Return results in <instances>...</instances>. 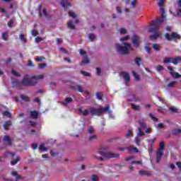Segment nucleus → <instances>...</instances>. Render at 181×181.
<instances>
[{
	"instance_id": "1",
	"label": "nucleus",
	"mask_w": 181,
	"mask_h": 181,
	"mask_svg": "<svg viewBox=\"0 0 181 181\" xmlns=\"http://www.w3.org/2000/svg\"><path fill=\"white\" fill-rule=\"evenodd\" d=\"M43 75H38L34 76H30L29 75H25L21 81L22 86L24 87H35L37 84V80L43 78Z\"/></svg>"
},
{
	"instance_id": "2",
	"label": "nucleus",
	"mask_w": 181,
	"mask_h": 181,
	"mask_svg": "<svg viewBox=\"0 0 181 181\" xmlns=\"http://www.w3.org/2000/svg\"><path fill=\"white\" fill-rule=\"evenodd\" d=\"M139 127L137 128V131L139 132H137V136L134 138V141L136 145H138V146H140L141 144L139 143L141 142V140H139V138H138V136H144L145 135V132H144V131H145V129L147 128L146 124L145 123V119H140L139 120Z\"/></svg>"
},
{
	"instance_id": "3",
	"label": "nucleus",
	"mask_w": 181,
	"mask_h": 181,
	"mask_svg": "<svg viewBox=\"0 0 181 181\" xmlns=\"http://www.w3.org/2000/svg\"><path fill=\"white\" fill-rule=\"evenodd\" d=\"M162 25H160L158 22H153L151 25L150 29L148 32L151 33H153V35H150L151 40H156V39H158L159 36H160V33L158 32L159 30V28H160Z\"/></svg>"
},
{
	"instance_id": "4",
	"label": "nucleus",
	"mask_w": 181,
	"mask_h": 181,
	"mask_svg": "<svg viewBox=\"0 0 181 181\" xmlns=\"http://www.w3.org/2000/svg\"><path fill=\"white\" fill-rule=\"evenodd\" d=\"M122 45H124V47L121 46L119 44L115 45L117 52L123 55L129 54V52L132 49L131 44L128 42H123Z\"/></svg>"
},
{
	"instance_id": "5",
	"label": "nucleus",
	"mask_w": 181,
	"mask_h": 181,
	"mask_svg": "<svg viewBox=\"0 0 181 181\" xmlns=\"http://www.w3.org/2000/svg\"><path fill=\"white\" fill-rule=\"evenodd\" d=\"M103 112H108V114H111V110H110V106H107L105 107H101L98 110H95L94 107L86 109L83 112V114H103Z\"/></svg>"
},
{
	"instance_id": "6",
	"label": "nucleus",
	"mask_w": 181,
	"mask_h": 181,
	"mask_svg": "<svg viewBox=\"0 0 181 181\" xmlns=\"http://www.w3.org/2000/svg\"><path fill=\"white\" fill-rule=\"evenodd\" d=\"M165 40H168V42H170V40H173L174 42H177V40H180L181 37H180V35L177 34V33L173 32L171 35L169 34V33H165Z\"/></svg>"
},
{
	"instance_id": "7",
	"label": "nucleus",
	"mask_w": 181,
	"mask_h": 181,
	"mask_svg": "<svg viewBox=\"0 0 181 181\" xmlns=\"http://www.w3.org/2000/svg\"><path fill=\"white\" fill-rule=\"evenodd\" d=\"M181 62V57H165L163 59L164 64H170V63H173L175 66L179 64Z\"/></svg>"
},
{
	"instance_id": "8",
	"label": "nucleus",
	"mask_w": 181,
	"mask_h": 181,
	"mask_svg": "<svg viewBox=\"0 0 181 181\" xmlns=\"http://www.w3.org/2000/svg\"><path fill=\"white\" fill-rule=\"evenodd\" d=\"M165 149V143L161 141L160 143V148L157 151V163L160 162V159H162V156H163V150Z\"/></svg>"
},
{
	"instance_id": "9",
	"label": "nucleus",
	"mask_w": 181,
	"mask_h": 181,
	"mask_svg": "<svg viewBox=\"0 0 181 181\" xmlns=\"http://www.w3.org/2000/svg\"><path fill=\"white\" fill-rule=\"evenodd\" d=\"M100 155H102L104 158H107L110 159L111 158H119V154L112 153V152H103L101 151H99Z\"/></svg>"
},
{
	"instance_id": "10",
	"label": "nucleus",
	"mask_w": 181,
	"mask_h": 181,
	"mask_svg": "<svg viewBox=\"0 0 181 181\" xmlns=\"http://www.w3.org/2000/svg\"><path fill=\"white\" fill-rule=\"evenodd\" d=\"M160 12L161 16L153 22H157L160 25H162V23H163V22H165V21H166V16H165V8H163V7H161L160 8Z\"/></svg>"
},
{
	"instance_id": "11",
	"label": "nucleus",
	"mask_w": 181,
	"mask_h": 181,
	"mask_svg": "<svg viewBox=\"0 0 181 181\" xmlns=\"http://www.w3.org/2000/svg\"><path fill=\"white\" fill-rule=\"evenodd\" d=\"M140 42H141V38H139V36L134 33L132 38V43L133 44V46L136 47V49H138V47H139Z\"/></svg>"
},
{
	"instance_id": "12",
	"label": "nucleus",
	"mask_w": 181,
	"mask_h": 181,
	"mask_svg": "<svg viewBox=\"0 0 181 181\" xmlns=\"http://www.w3.org/2000/svg\"><path fill=\"white\" fill-rule=\"evenodd\" d=\"M121 76H123L124 80L126 83H129L131 78L129 77V74L127 72H122Z\"/></svg>"
},
{
	"instance_id": "13",
	"label": "nucleus",
	"mask_w": 181,
	"mask_h": 181,
	"mask_svg": "<svg viewBox=\"0 0 181 181\" xmlns=\"http://www.w3.org/2000/svg\"><path fill=\"white\" fill-rule=\"evenodd\" d=\"M9 111L10 109L6 107V106L2 105L0 107V112H1V114H11Z\"/></svg>"
},
{
	"instance_id": "14",
	"label": "nucleus",
	"mask_w": 181,
	"mask_h": 181,
	"mask_svg": "<svg viewBox=\"0 0 181 181\" xmlns=\"http://www.w3.org/2000/svg\"><path fill=\"white\" fill-rule=\"evenodd\" d=\"M62 6L66 9V8H70L71 6V4H69V2L67 0H62L60 2Z\"/></svg>"
},
{
	"instance_id": "15",
	"label": "nucleus",
	"mask_w": 181,
	"mask_h": 181,
	"mask_svg": "<svg viewBox=\"0 0 181 181\" xmlns=\"http://www.w3.org/2000/svg\"><path fill=\"white\" fill-rule=\"evenodd\" d=\"M71 103H73V99L69 97L65 99V101L62 102V104L67 107V105H69V104H70Z\"/></svg>"
},
{
	"instance_id": "16",
	"label": "nucleus",
	"mask_w": 181,
	"mask_h": 181,
	"mask_svg": "<svg viewBox=\"0 0 181 181\" xmlns=\"http://www.w3.org/2000/svg\"><path fill=\"white\" fill-rule=\"evenodd\" d=\"M11 175H12V176H15V177H16V181H18V180H21V179H22V176H21L18 173V172H16V171H12L11 172Z\"/></svg>"
},
{
	"instance_id": "17",
	"label": "nucleus",
	"mask_w": 181,
	"mask_h": 181,
	"mask_svg": "<svg viewBox=\"0 0 181 181\" xmlns=\"http://www.w3.org/2000/svg\"><path fill=\"white\" fill-rule=\"evenodd\" d=\"M3 141L4 142H7L8 145H12V140H11V137H9L8 135L4 136Z\"/></svg>"
},
{
	"instance_id": "18",
	"label": "nucleus",
	"mask_w": 181,
	"mask_h": 181,
	"mask_svg": "<svg viewBox=\"0 0 181 181\" xmlns=\"http://www.w3.org/2000/svg\"><path fill=\"white\" fill-rule=\"evenodd\" d=\"M90 59L88 57V56H86L83 59H82V64H81V66H84V64H88L90 63Z\"/></svg>"
},
{
	"instance_id": "19",
	"label": "nucleus",
	"mask_w": 181,
	"mask_h": 181,
	"mask_svg": "<svg viewBox=\"0 0 181 181\" xmlns=\"http://www.w3.org/2000/svg\"><path fill=\"white\" fill-rule=\"evenodd\" d=\"M129 151L132 153H138V152H139V150L138 149V148L134 147V146H129Z\"/></svg>"
},
{
	"instance_id": "20",
	"label": "nucleus",
	"mask_w": 181,
	"mask_h": 181,
	"mask_svg": "<svg viewBox=\"0 0 181 181\" xmlns=\"http://www.w3.org/2000/svg\"><path fill=\"white\" fill-rule=\"evenodd\" d=\"M12 125V122L11 121H7L4 123V128L6 131H9V127Z\"/></svg>"
},
{
	"instance_id": "21",
	"label": "nucleus",
	"mask_w": 181,
	"mask_h": 181,
	"mask_svg": "<svg viewBox=\"0 0 181 181\" xmlns=\"http://www.w3.org/2000/svg\"><path fill=\"white\" fill-rule=\"evenodd\" d=\"M13 86H17V87H22V81H18V79H14L13 81Z\"/></svg>"
},
{
	"instance_id": "22",
	"label": "nucleus",
	"mask_w": 181,
	"mask_h": 181,
	"mask_svg": "<svg viewBox=\"0 0 181 181\" xmlns=\"http://www.w3.org/2000/svg\"><path fill=\"white\" fill-rule=\"evenodd\" d=\"M169 110L171 111V112H174L175 114H177L180 112V110H179L175 106L169 107Z\"/></svg>"
},
{
	"instance_id": "23",
	"label": "nucleus",
	"mask_w": 181,
	"mask_h": 181,
	"mask_svg": "<svg viewBox=\"0 0 181 181\" xmlns=\"http://www.w3.org/2000/svg\"><path fill=\"white\" fill-rule=\"evenodd\" d=\"M139 173L141 176H149V175H151V172L146 170H140Z\"/></svg>"
},
{
	"instance_id": "24",
	"label": "nucleus",
	"mask_w": 181,
	"mask_h": 181,
	"mask_svg": "<svg viewBox=\"0 0 181 181\" xmlns=\"http://www.w3.org/2000/svg\"><path fill=\"white\" fill-rule=\"evenodd\" d=\"M170 74L174 78H181V75L177 72L170 71Z\"/></svg>"
},
{
	"instance_id": "25",
	"label": "nucleus",
	"mask_w": 181,
	"mask_h": 181,
	"mask_svg": "<svg viewBox=\"0 0 181 181\" xmlns=\"http://www.w3.org/2000/svg\"><path fill=\"white\" fill-rule=\"evenodd\" d=\"M18 39H20V40H21V42H23V43H26V42H27L26 37H25L24 34H20L18 35Z\"/></svg>"
},
{
	"instance_id": "26",
	"label": "nucleus",
	"mask_w": 181,
	"mask_h": 181,
	"mask_svg": "<svg viewBox=\"0 0 181 181\" xmlns=\"http://www.w3.org/2000/svg\"><path fill=\"white\" fill-rule=\"evenodd\" d=\"M21 98L23 100V101H25V103H30V98L25 95H21Z\"/></svg>"
},
{
	"instance_id": "27",
	"label": "nucleus",
	"mask_w": 181,
	"mask_h": 181,
	"mask_svg": "<svg viewBox=\"0 0 181 181\" xmlns=\"http://www.w3.org/2000/svg\"><path fill=\"white\" fill-rule=\"evenodd\" d=\"M152 47L156 52H159V50H160V45L159 44H153Z\"/></svg>"
},
{
	"instance_id": "28",
	"label": "nucleus",
	"mask_w": 181,
	"mask_h": 181,
	"mask_svg": "<svg viewBox=\"0 0 181 181\" xmlns=\"http://www.w3.org/2000/svg\"><path fill=\"white\" fill-rule=\"evenodd\" d=\"M73 21H70L68 24H67V26L69 28V29H76V25H74L73 24Z\"/></svg>"
},
{
	"instance_id": "29",
	"label": "nucleus",
	"mask_w": 181,
	"mask_h": 181,
	"mask_svg": "<svg viewBox=\"0 0 181 181\" xmlns=\"http://www.w3.org/2000/svg\"><path fill=\"white\" fill-rule=\"evenodd\" d=\"M134 62L136 64H137L138 67H141V62H142V59H141L140 57H136L134 59Z\"/></svg>"
},
{
	"instance_id": "30",
	"label": "nucleus",
	"mask_w": 181,
	"mask_h": 181,
	"mask_svg": "<svg viewBox=\"0 0 181 181\" xmlns=\"http://www.w3.org/2000/svg\"><path fill=\"white\" fill-rule=\"evenodd\" d=\"M15 22V19L11 18L7 23V26L8 28H13V23Z\"/></svg>"
},
{
	"instance_id": "31",
	"label": "nucleus",
	"mask_w": 181,
	"mask_h": 181,
	"mask_svg": "<svg viewBox=\"0 0 181 181\" xmlns=\"http://www.w3.org/2000/svg\"><path fill=\"white\" fill-rule=\"evenodd\" d=\"M96 98L100 101H103V93L101 92H97L96 93Z\"/></svg>"
},
{
	"instance_id": "32",
	"label": "nucleus",
	"mask_w": 181,
	"mask_h": 181,
	"mask_svg": "<svg viewBox=\"0 0 181 181\" xmlns=\"http://www.w3.org/2000/svg\"><path fill=\"white\" fill-rule=\"evenodd\" d=\"M176 84H177V81H173L170 82L168 84V87L172 88L175 87V86H176Z\"/></svg>"
},
{
	"instance_id": "33",
	"label": "nucleus",
	"mask_w": 181,
	"mask_h": 181,
	"mask_svg": "<svg viewBox=\"0 0 181 181\" xmlns=\"http://www.w3.org/2000/svg\"><path fill=\"white\" fill-rule=\"evenodd\" d=\"M145 50L147 52L148 54H152V48L149 47V45H146L145 46Z\"/></svg>"
},
{
	"instance_id": "34",
	"label": "nucleus",
	"mask_w": 181,
	"mask_h": 181,
	"mask_svg": "<svg viewBox=\"0 0 181 181\" xmlns=\"http://www.w3.org/2000/svg\"><path fill=\"white\" fill-rule=\"evenodd\" d=\"M2 39L5 41L8 40V31H6L2 33Z\"/></svg>"
},
{
	"instance_id": "35",
	"label": "nucleus",
	"mask_w": 181,
	"mask_h": 181,
	"mask_svg": "<svg viewBox=\"0 0 181 181\" xmlns=\"http://www.w3.org/2000/svg\"><path fill=\"white\" fill-rule=\"evenodd\" d=\"M132 107L133 110H135V111H139V110H141V106L136 105L135 104H132Z\"/></svg>"
},
{
	"instance_id": "36",
	"label": "nucleus",
	"mask_w": 181,
	"mask_h": 181,
	"mask_svg": "<svg viewBox=\"0 0 181 181\" xmlns=\"http://www.w3.org/2000/svg\"><path fill=\"white\" fill-rule=\"evenodd\" d=\"M99 178L98 176H97L96 175H92L90 176V180L92 181H98Z\"/></svg>"
},
{
	"instance_id": "37",
	"label": "nucleus",
	"mask_w": 181,
	"mask_h": 181,
	"mask_svg": "<svg viewBox=\"0 0 181 181\" xmlns=\"http://www.w3.org/2000/svg\"><path fill=\"white\" fill-rule=\"evenodd\" d=\"M131 136H134V134H132V131L129 129L127 131V134H126V138H131Z\"/></svg>"
},
{
	"instance_id": "38",
	"label": "nucleus",
	"mask_w": 181,
	"mask_h": 181,
	"mask_svg": "<svg viewBox=\"0 0 181 181\" xmlns=\"http://www.w3.org/2000/svg\"><path fill=\"white\" fill-rule=\"evenodd\" d=\"M69 16H71V18H74V19L77 18L76 13H74V11H69Z\"/></svg>"
},
{
	"instance_id": "39",
	"label": "nucleus",
	"mask_w": 181,
	"mask_h": 181,
	"mask_svg": "<svg viewBox=\"0 0 181 181\" xmlns=\"http://www.w3.org/2000/svg\"><path fill=\"white\" fill-rule=\"evenodd\" d=\"M88 39H90V42H93L94 39H95V35L93 33L88 34Z\"/></svg>"
},
{
	"instance_id": "40",
	"label": "nucleus",
	"mask_w": 181,
	"mask_h": 181,
	"mask_svg": "<svg viewBox=\"0 0 181 181\" xmlns=\"http://www.w3.org/2000/svg\"><path fill=\"white\" fill-rule=\"evenodd\" d=\"M47 63H43V64H40L38 65V68L42 70L43 69H45V67H47Z\"/></svg>"
},
{
	"instance_id": "41",
	"label": "nucleus",
	"mask_w": 181,
	"mask_h": 181,
	"mask_svg": "<svg viewBox=\"0 0 181 181\" xmlns=\"http://www.w3.org/2000/svg\"><path fill=\"white\" fill-rule=\"evenodd\" d=\"M81 74H83V76H85V77H90V73L86 71H81Z\"/></svg>"
},
{
	"instance_id": "42",
	"label": "nucleus",
	"mask_w": 181,
	"mask_h": 181,
	"mask_svg": "<svg viewBox=\"0 0 181 181\" xmlns=\"http://www.w3.org/2000/svg\"><path fill=\"white\" fill-rule=\"evenodd\" d=\"M21 160V157H17L16 160L11 161V165H16Z\"/></svg>"
},
{
	"instance_id": "43",
	"label": "nucleus",
	"mask_w": 181,
	"mask_h": 181,
	"mask_svg": "<svg viewBox=\"0 0 181 181\" xmlns=\"http://www.w3.org/2000/svg\"><path fill=\"white\" fill-rule=\"evenodd\" d=\"M149 117H150V118H151L152 121H155V122L158 121V117H156V116H155V115L150 114Z\"/></svg>"
},
{
	"instance_id": "44",
	"label": "nucleus",
	"mask_w": 181,
	"mask_h": 181,
	"mask_svg": "<svg viewBox=\"0 0 181 181\" xmlns=\"http://www.w3.org/2000/svg\"><path fill=\"white\" fill-rule=\"evenodd\" d=\"M11 73L12 74H13V76H16V77H21V74H19L18 71L15 70H12Z\"/></svg>"
},
{
	"instance_id": "45",
	"label": "nucleus",
	"mask_w": 181,
	"mask_h": 181,
	"mask_svg": "<svg viewBox=\"0 0 181 181\" xmlns=\"http://www.w3.org/2000/svg\"><path fill=\"white\" fill-rule=\"evenodd\" d=\"M128 39H129V35H126L122 38H120L119 40L120 42H125L126 40H128Z\"/></svg>"
},
{
	"instance_id": "46",
	"label": "nucleus",
	"mask_w": 181,
	"mask_h": 181,
	"mask_svg": "<svg viewBox=\"0 0 181 181\" xmlns=\"http://www.w3.org/2000/svg\"><path fill=\"white\" fill-rule=\"evenodd\" d=\"M130 163L132 165H142V161H135V160H133V161L130 162Z\"/></svg>"
},
{
	"instance_id": "47",
	"label": "nucleus",
	"mask_w": 181,
	"mask_h": 181,
	"mask_svg": "<svg viewBox=\"0 0 181 181\" xmlns=\"http://www.w3.org/2000/svg\"><path fill=\"white\" fill-rule=\"evenodd\" d=\"M59 50L61 52H63L64 54H69V51L66 50V49H64V47H60Z\"/></svg>"
},
{
	"instance_id": "48",
	"label": "nucleus",
	"mask_w": 181,
	"mask_h": 181,
	"mask_svg": "<svg viewBox=\"0 0 181 181\" xmlns=\"http://www.w3.org/2000/svg\"><path fill=\"white\" fill-rule=\"evenodd\" d=\"M173 134L174 135H177V134H181V129H175L173 132Z\"/></svg>"
},
{
	"instance_id": "49",
	"label": "nucleus",
	"mask_w": 181,
	"mask_h": 181,
	"mask_svg": "<svg viewBox=\"0 0 181 181\" xmlns=\"http://www.w3.org/2000/svg\"><path fill=\"white\" fill-rule=\"evenodd\" d=\"M45 57H37L36 62H43V60H45Z\"/></svg>"
},
{
	"instance_id": "50",
	"label": "nucleus",
	"mask_w": 181,
	"mask_h": 181,
	"mask_svg": "<svg viewBox=\"0 0 181 181\" xmlns=\"http://www.w3.org/2000/svg\"><path fill=\"white\" fill-rule=\"evenodd\" d=\"M42 40H43V38L40 37H37L35 39V42L36 43H40V42H42Z\"/></svg>"
},
{
	"instance_id": "51",
	"label": "nucleus",
	"mask_w": 181,
	"mask_h": 181,
	"mask_svg": "<svg viewBox=\"0 0 181 181\" xmlns=\"http://www.w3.org/2000/svg\"><path fill=\"white\" fill-rule=\"evenodd\" d=\"M88 134H93L94 132V128L93 127H89L88 129Z\"/></svg>"
},
{
	"instance_id": "52",
	"label": "nucleus",
	"mask_w": 181,
	"mask_h": 181,
	"mask_svg": "<svg viewBox=\"0 0 181 181\" xmlns=\"http://www.w3.org/2000/svg\"><path fill=\"white\" fill-rule=\"evenodd\" d=\"M40 150L46 151H47V148L46 147H45V144H41L40 146Z\"/></svg>"
},
{
	"instance_id": "53",
	"label": "nucleus",
	"mask_w": 181,
	"mask_h": 181,
	"mask_svg": "<svg viewBox=\"0 0 181 181\" xmlns=\"http://www.w3.org/2000/svg\"><path fill=\"white\" fill-rule=\"evenodd\" d=\"M42 179L43 181H47L49 180V175H44L42 177Z\"/></svg>"
},
{
	"instance_id": "54",
	"label": "nucleus",
	"mask_w": 181,
	"mask_h": 181,
	"mask_svg": "<svg viewBox=\"0 0 181 181\" xmlns=\"http://www.w3.org/2000/svg\"><path fill=\"white\" fill-rule=\"evenodd\" d=\"M96 74L97 76H101V68L100 67L96 68Z\"/></svg>"
},
{
	"instance_id": "55",
	"label": "nucleus",
	"mask_w": 181,
	"mask_h": 181,
	"mask_svg": "<svg viewBox=\"0 0 181 181\" xmlns=\"http://www.w3.org/2000/svg\"><path fill=\"white\" fill-rule=\"evenodd\" d=\"M120 35H125L127 34V30L125 28H120Z\"/></svg>"
},
{
	"instance_id": "56",
	"label": "nucleus",
	"mask_w": 181,
	"mask_h": 181,
	"mask_svg": "<svg viewBox=\"0 0 181 181\" xmlns=\"http://www.w3.org/2000/svg\"><path fill=\"white\" fill-rule=\"evenodd\" d=\"M133 76L137 81L139 80V75H138L135 71H133Z\"/></svg>"
},
{
	"instance_id": "57",
	"label": "nucleus",
	"mask_w": 181,
	"mask_h": 181,
	"mask_svg": "<svg viewBox=\"0 0 181 181\" xmlns=\"http://www.w3.org/2000/svg\"><path fill=\"white\" fill-rule=\"evenodd\" d=\"M156 98H158V101H160V103H162V104H165V100L163 98H162L161 97L159 96H156Z\"/></svg>"
},
{
	"instance_id": "58",
	"label": "nucleus",
	"mask_w": 181,
	"mask_h": 181,
	"mask_svg": "<svg viewBox=\"0 0 181 181\" xmlns=\"http://www.w3.org/2000/svg\"><path fill=\"white\" fill-rule=\"evenodd\" d=\"M158 129H162L165 128V124L163 123H159L158 124Z\"/></svg>"
},
{
	"instance_id": "59",
	"label": "nucleus",
	"mask_w": 181,
	"mask_h": 181,
	"mask_svg": "<svg viewBox=\"0 0 181 181\" xmlns=\"http://www.w3.org/2000/svg\"><path fill=\"white\" fill-rule=\"evenodd\" d=\"M95 139H97V136H95V135L90 136L88 138L89 141H94Z\"/></svg>"
},
{
	"instance_id": "60",
	"label": "nucleus",
	"mask_w": 181,
	"mask_h": 181,
	"mask_svg": "<svg viewBox=\"0 0 181 181\" xmlns=\"http://www.w3.org/2000/svg\"><path fill=\"white\" fill-rule=\"evenodd\" d=\"M76 89H77V90L78 91V93H83V89H81V86L78 85V86H76Z\"/></svg>"
},
{
	"instance_id": "61",
	"label": "nucleus",
	"mask_w": 181,
	"mask_h": 181,
	"mask_svg": "<svg viewBox=\"0 0 181 181\" xmlns=\"http://www.w3.org/2000/svg\"><path fill=\"white\" fill-rule=\"evenodd\" d=\"M38 9H39V12H40V16H43V12L42 11V5L38 6Z\"/></svg>"
},
{
	"instance_id": "62",
	"label": "nucleus",
	"mask_w": 181,
	"mask_h": 181,
	"mask_svg": "<svg viewBox=\"0 0 181 181\" xmlns=\"http://www.w3.org/2000/svg\"><path fill=\"white\" fill-rule=\"evenodd\" d=\"M163 4H165V0H160L158 5V6H163Z\"/></svg>"
},
{
	"instance_id": "63",
	"label": "nucleus",
	"mask_w": 181,
	"mask_h": 181,
	"mask_svg": "<svg viewBox=\"0 0 181 181\" xmlns=\"http://www.w3.org/2000/svg\"><path fill=\"white\" fill-rule=\"evenodd\" d=\"M156 69H157L158 71H160L161 70H163L164 68H163V66L158 65Z\"/></svg>"
},
{
	"instance_id": "64",
	"label": "nucleus",
	"mask_w": 181,
	"mask_h": 181,
	"mask_svg": "<svg viewBox=\"0 0 181 181\" xmlns=\"http://www.w3.org/2000/svg\"><path fill=\"white\" fill-rule=\"evenodd\" d=\"M32 35L33 36H37V31H36V30H32Z\"/></svg>"
}]
</instances>
